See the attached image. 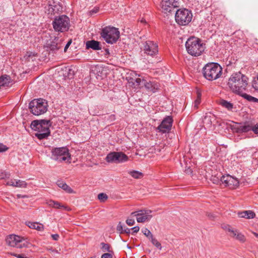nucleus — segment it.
Returning a JSON list of instances; mask_svg holds the SVG:
<instances>
[{
    "mask_svg": "<svg viewBox=\"0 0 258 258\" xmlns=\"http://www.w3.org/2000/svg\"><path fill=\"white\" fill-rule=\"evenodd\" d=\"M248 81V79L245 75L238 72L232 74L227 85L233 92L238 95L246 90Z\"/></svg>",
    "mask_w": 258,
    "mask_h": 258,
    "instance_id": "1",
    "label": "nucleus"
},
{
    "mask_svg": "<svg viewBox=\"0 0 258 258\" xmlns=\"http://www.w3.org/2000/svg\"><path fill=\"white\" fill-rule=\"evenodd\" d=\"M51 125L50 120H35L32 121L31 127L33 130L37 131L36 137L39 140L47 138L50 134L49 127Z\"/></svg>",
    "mask_w": 258,
    "mask_h": 258,
    "instance_id": "2",
    "label": "nucleus"
},
{
    "mask_svg": "<svg viewBox=\"0 0 258 258\" xmlns=\"http://www.w3.org/2000/svg\"><path fill=\"white\" fill-rule=\"evenodd\" d=\"M204 77L209 81H213L221 77L222 68L218 63L211 62L206 64L203 69Z\"/></svg>",
    "mask_w": 258,
    "mask_h": 258,
    "instance_id": "3",
    "label": "nucleus"
},
{
    "mask_svg": "<svg viewBox=\"0 0 258 258\" xmlns=\"http://www.w3.org/2000/svg\"><path fill=\"white\" fill-rule=\"evenodd\" d=\"M187 52L192 56H197L201 55L205 50V47L200 39L191 37L187 39L185 43Z\"/></svg>",
    "mask_w": 258,
    "mask_h": 258,
    "instance_id": "4",
    "label": "nucleus"
},
{
    "mask_svg": "<svg viewBox=\"0 0 258 258\" xmlns=\"http://www.w3.org/2000/svg\"><path fill=\"white\" fill-rule=\"evenodd\" d=\"M51 158L59 162H64L70 163L71 157L69 150L67 147H59L52 148L51 151Z\"/></svg>",
    "mask_w": 258,
    "mask_h": 258,
    "instance_id": "5",
    "label": "nucleus"
},
{
    "mask_svg": "<svg viewBox=\"0 0 258 258\" xmlns=\"http://www.w3.org/2000/svg\"><path fill=\"white\" fill-rule=\"evenodd\" d=\"M100 34L106 43L111 44L116 43L120 37L118 29L111 26H107L103 28Z\"/></svg>",
    "mask_w": 258,
    "mask_h": 258,
    "instance_id": "6",
    "label": "nucleus"
},
{
    "mask_svg": "<svg viewBox=\"0 0 258 258\" xmlns=\"http://www.w3.org/2000/svg\"><path fill=\"white\" fill-rule=\"evenodd\" d=\"M31 112L35 115H39L47 110L48 104L46 100L39 98L32 100L29 104Z\"/></svg>",
    "mask_w": 258,
    "mask_h": 258,
    "instance_id": "7",
    "label": "nucleus"
},
{
    "mask_svg": "<svg viewBox=\"0 0 258 258\" xmlns=\"http://www.w3.org/2000/svg\"><path fill=\"white\" fill-rule=\"evenodd\" d=\"M53 28L55 31L63 32L67 31L70 26L69 18L66 15L56 17L52 22Z\"/></svg>",
    "mask_w": 258,
    "mask_h": 258,
    "instance_id": "8",
    "label": "nucleus"
},
{
    "mask_svg": "<svg viewBox=\"0 0 258 258\" xmlns=\"http://www.w3.org/2000/svg\"><path fill=\"white\" fill-rule=\"evenodd\" d=\"M192 18V13L186 9L178 10L175 15L176 23L183 26L187 25L191 21Z\"/></svg>",
    "mask_w": 258,
    "mask_h": 258,
    "instance_id": "9",
    "label": "nucleus"
},
{
    "mask_svg": "<svg viewBox=\"0 0 258 258\" xmlns=\"http://www.w3.org/2000/svg\"><path fill=\"white\" fill-rule=\"evenodd\" d=\"M105 160L108 163H120L127 161L128 157L122 152H111L107 155Z\"/></svg>",
    "mask_w": 258,
    "mask_h": 258,
    "instance_id": "10",
    "label": "nucleus"
},
{
    "mask_svg": "<svg viewBox=\"0 0 258 258\" xmlns=\"http://www.w3.org/2000/svg\"><path fill=\"white\" fill-rule=\"evenodd\" d=\"M6 242L9 246L18 248H22L27 245V241L23 237L14 234L7 237Z\"/></svg>",
    "mask_w": 258,
    "mask_h": 258,
    "instance_id": "11",
    "label": "nucleus"
},
{
    "mask_svg": "<svg viewBox=\"0 0 258 258\" xmlns=\"http://www.w3.org/2000/svg\"><path fill=\"white\" fill-rule=\"evenodd\" d=\"M151 213L152 211L150 210H143L132 212L131 216L136 217L138 222L144 223L150 221L152 218Z\"/></svg>",
    "mask_w": 258,
    "mask_h": 258,
    "instance_id": "12",
    "label": "nucleus"
},
{
    "mask_svg": "<svg viewBox=\"0 0 258 258\" xmlns=\"http://www.w3.org/2000/svg\"><path fill=\"white\" fill-rule=\"evenodd\" d=\"M143 51L147 55L154 57L158 53V46L153 41H147L144 43Z\"/></svg>",
    "mask_w": 258,
    "mask_h": 258,
    "instance_id": "13",
    "label": "nucleus"
},
{
    "mask_svg": "<svg viewBox=\"0 0 258 258\" xmlns=\"http://www.w3.org/2000/svg\"><path fill=\"white\" fill-rule=\"evenodd\" d=\"M220 181L224 186L228 187L230 189H235L238 187L239 184V182L237 178L229 175L222 176Z\"/></svg>",
    "mask_w": 258,
    "mask_h": 258,
    "instance_id": "14",
    "label": "nucleus"
},
{
    "mask_svg": "<svg viewBox=\"0 0 258 258\" xmlns=\"http://www.w3.org/2000/svg\"><path fill=\"white\" fill-rule=\"evenodd\" d=\"M162 12L165 14L170 13L174 8L179 7L178 0H162L160 3Z\"/></svg>",
    "mask_w": 258,
    "mask_h": 258,
    "instance_id": "15",
    "label": "nucleus"
},
{
    "mask_svg": "<svg viewBox=\"0 0 258 258\" xmlns=\"http://www.w3.org/2000/svg\"><path fill=\"white\" fill-rule=\"evenodd\" d=\"M172 117L170 116L165 117L160 124L157 127V130L162 133H168L170 131L173 123Z\"/></svg>",
    "mask_w": 258,
    "mask_h": 258,
    "instance_id": "16",
    "label": "nucleus"
},
{
    "mask_svg": "<svg viewBox=\"0 0 258 258\" xmlns=\"http://www.w3.org/2000/svg\"><path fill=\"white\" fill-rule=\"evenodd\" d=\"M224 229L229 232V235L233 238L239 241L241 243H244L246 241L245 236L238 230L231 228L229 225H227Z\"/></svg>",
    "mask_w": 258,
    "mask_h": 258,
    "instance_id": "17",
    "label": "nucleus"
},
{
    "mask_svg": "<svg viewBox=\"0 0 258 258\" xmlns=\"http://www.w3.org/2000/svg\"><path fill=\"white\" fill-rule=\"evenodd\" d=\"M253 126L248 123H245L244 124L235 123L232 126V129L233 132L241 133H246L250 131H253Z\"/></svg>",
    "mask_w": 258,
    "mask_h": 258,
    "instance_id": "18",
    "label": "nucleus"
},
{
    "mask_svg": "<svg viewBox=\"0 0 258 258\" xmlns=\"http://www.w3.org/2000/svg\"><path fill=\"white\" fill-rule=\"evenodd\" d=\"M63 40L58 37H55L50 44H48L47 47L50 50L55 51L62 48Z\"/></svg>",
    "mask_w": 258,
    "mask_h": 258,
    "instance_id": "19",
    "label": "nucleus"
},
{
    "mask_svg": "<svg viewBox=\"0 0 258 258\" xmlns=\"http://www.w3.org/2000/svg\"><path fill=\"white\" fill-rule=\"evenodd\" d=\"M143 82L144 86L148 91L155 93L159 89V85L157 82H147L144 80H143Z\"/></svg>",
    "mask_w": 258,
    "mask_h": 258,
    "instance_id": "20",
    "label": "nucleus"
},
{
    "mask_svg": "<svg viewBox=\"0 0 258 258\" xmlns=\"http://www.w3.org/2000/svg\"><path fill=\"white\" fill-rule=\"evenodd\" d=\"M86 49L91 48L95 50H98L101 49L100 42L94 40L87 41L86 43Z\"/></svg>",
    "mask_w": 258,
    "mask_h": 258,
    "instance_id": "21",
    "label": "nucleus"
},
{
    "mask_svg": "<svg viewBox=\"0 0 258 258\" xmlns=\"http://www.w3.org/2000/svg\"><path fill=\"white\" fill-rule=\"evenodd\" d=\"M7 185L14 187H26L27 186V183L25 181L21 180H16L11 179L7 182Z\"/></svg>",
    "mask_w": 258,
    "mask_h": 258,
    "instance_id": "22",
    "label": "nucleus"
},
{
    "mask_svg": "<svg viewBox=\"0 0 258 258\" xmlns=\"http://www.w3.org/2000/svg\"><path fill=\"white\" fill-rule=\"evenodd\" d=\"M238 216L240 218H244L249 219L253 218L255 217V214L253 211L248 210L238 212Z\"/></svg>",
    "mask_w": 258,
    "mask_h": 258,
    "instance_id": "23",
    "label": "nucleus"
},
{
    "mask_svg": "<svg viewBox=\"0 0 258 258\" xmlns=\"http://www.w3.org/2000/svg\"><path fill=\"white\" fill-rule=\"evenodd\" d=\"M26 224L29 228L33 229H36L38 231H42L44 229V226L42 224L38 222H26Z\"/></svg>",
    "mask_w": 258,
    "mask_h": 258,
    "instance_id": "24",
    "label": "nucleus"
},
{
    "mask_svg": "<svg viewBox=\"0 0 258 258\" xmlns=\"http://www.w3.org/2000/svg\"><path fill=\"white\" fill-rule=\"evenodd\" d=\"M11 82V78L8 75H3L0 77V88L2 87L9 86Z\"/></svg>",
    "mask_w": 258,
    "mask_h": 258,
    "instance_id": "25",
    "label": "nucleus"
},
{
    "mask_svg": "<svg viewBox=\"0 0 258 258\" xmlns=\"http://www.w3.org/2000/svg\"><path fill=\"white\" fill-rule=\"evenodd\" d=\"M47 204L50 206L56 209H61L64 208L65 209H67V207L62 205L60 203L58 202L54 201L53 200H50L47 202Z\"/></svg>",
    "mask_w": 258,
    "mask_h": 258,
    "instance_id": "26",
    "label": "nucleus"
},
{
    "mask_svg": "<svg viewBox=\"0 0 258 258\" xmlns=\"http://www.w3.org/2000/svg\"><path fill=\"white\" fill-rule=\"evenodd\" d=\"M238 95H240L241 97H242L243 98L245 99L247 101L249 102H257L258 103V99L256 98H255L250 95H248L244 92H241V93H239Z\"/></svg>",
    "mask_w": 258,
    "mask_h": 258,
    "instance_id": "27",
    "label": "nucleus"
},
{
    "mask_svg": "<svg viewBox=\"0 0 258 258\" xmlns=\"http://www.w3.org/2000/svg\"><path fill=\"white\" fill-rule=\"evenodd\" d=\"M128 173L135 179H140L143 177V174L136 170L129 171Z\"/></svg>",
    "mask_w": 258,
    "mask_h": 258,
    "instance_id": "28",
    "label": "nucleus"
},
{
    "mask_svg": "<svg viewBox=\"0 0 258 258\" xmlns=\"http://www.w3.org/2000/svg\"><path fill=\"white\" fill-rule=\"evenodd\" d=\"M57 185L59 187H61L68 193H73L74 191L73 190L65 183L58 182Z\"/></svg>",
    "mask_w": 258,
    "mask_h": 258,
    "instance_id": "29",
    "label": "nucleus"
},
{
    "mask_svg": "<svg viewBox=\"0 0 258 258\" xmlns=\"http://www.w3.org/2000/svg\"><path fill=\"white\" fill-rule=\"evenodd\" d=\"M219 104L223 107L226 108L228 110H231L233 108V104L232 103H230V102H228L225 100H221L220 101Z\"/></svg>",
    "mask_w": 258,
    "mask_h": 258,
    "instance_id": "30",
    "label": "nucleus"
},
{
    "mask_svg": "<svg viewBox=\"0 0 258 258\" xmlns=\"http://www.w3.org/2000/svg\"><path fill=\"white\" fill-rule=\"evenodd\" d=\"M197 96L196 99L195 100L194 103V107L196 109H197L199 107V105L201 102V97H202V93L200 91H197Z\"/></svg>",
    "mask_w": 258,
    "mask_h": 258,
    "instance_id": "31",
    "label": "nucleus"
},
{
    "mask_svg": "<svg viewBox=\"0 0 258 258\" xmlns=\"http://www.w3.org/2000/svg\"><path fill=\"white\" fill-rule=\"evenodd\" d=\"M152 243L157 248L161 250L162 249V246L161 243L153 236L150 239Z\"/></svg>",
    "mask_w": 258,
    "mask_h": 258,
    "instance_id": "32",
    "label": "nucleus"
},
{
    "mask_svg": "<svg viewBox=\"0 0 258 258\" xmlns=\"http://www.w3.org/2000/svg\"><path fill=\"white\" fill-rule=\"evenodd\" d=\"M98 199L101 202H104L108 199V196L106 194L100 193L98 195Z\"/></svg>",
    "mask_w": 258,
    "mask_h": 258,
    "instance_id": "33",
    "label": "nucleus"
},
{
    "mask_svg": "<svg viewBox=\"0 0 258 258\" xmlns=\"http://www.w3.org/2000/svg\"><path fill=\"white\" fill-rule=\"evenodd\" d=\"M143 234L150 239L153 236L151 231L147 228H145L142 230Z\"/></svg>",
    "mask_w": 258,
    "mask_h": 258,
    "instance_id": "34",
    "label": "nucleus"
},
{
    "mask_svg": "<svg viewBox=\"0 0 258 258\" xmlns=\"http://www.w3.org/2000/svg\"><path fill=\"white\" fill-rule=\"evenodd\" d=\"M10 174L2 170H0V179H3L9 177Z\"/></svg>",
    "mask_w": 258,
    "mask_h": 258,
    "instance_id": "35",
    "label": "nucleus"
},
{
    "mask_svg": "<svg viewBox=\"0 0 258 258\" xmlns=\"http://www.w3.org/2000/svg\"><path fill=\"white\" fill-rule=\"evenodd\" d=\"M252 86L254 90H258V76L253 80Z\"/></svg>",
    "mask_w": 258,
    "mask_h": 258,
    "instance_id": "36",
    "label": "nucleus"
},
{
    "mask_svg": "<svg viewBox=\"0 0 258 258\" xmlns=\"http://www.w3.org/2000/svg\"><path fill=\"white\" fill-rule=\"evenodd\" d=\"M205 121H207L208 123L209 124H211L212 122V114L211 113L206 114L204 117Z\"/></svg>",
    "mask_w": 258,
    "mask_h": 258,
    "instance_id": "37",
    "label": "nucleus"
},
{
    "mask_svg": "<svg viewBox=\"0 0 258 258\" xmlns=\"http://www.w3.org/2000/svg\"><path fill=\"white\" fill-rule=\"evenodd\" d=\"M102 248L105 250L109 252L110 251V245L107 243H101Z\"/></svg>",
    "mask_w": 258,
    "mask_h": 258,
    "instance_id": "38",
    "label": "nucleus"
},
{
    "mask_svg": "<svg viewBox=\"0 0 258 258\" xmlns=\"http://www.w3.org/2000/svg\"><path fill=\"white\" fill-rule=\"evenodd\" d=\"M135 222V220L134 219H127L126 220V223L128 225V226H133L134 225Z\"/></svg>",
    "mask_w": 258,
    "mask_h": 258,
    "instance_id": "39",
    "label": "nucleus"
},
{
    "mask_svg": "<svg viewBox=\"0 0 258 258\" xmlns=\"http://www.w3.org/2000/svg\"><path fill=\"white\" fill-rule=\"evenodd\" d=\"M116 229L120 233H123L124 230L123 229L122 226L120 222H119L118 225L117 226Z\"/></svg>",
    "mask_w": 258,
    "mask_h": 258,
    "instance_id": "40",
    "label": "nucleus"
},
{
    "mask_svg": "<svg viewBox=\"0 0 258 258\" xmlns=\"http://www.w3.org/2000/svg\"><path fill=\"white\" fill-rule=\"evenodd\" d=\"M36 54H35L34 53L32 52H27L25 56L27 57V58H30L31 57L35 56Z\"/></svg>",
    "mask_w": 258,
    "mask_h": 258,
    "instance_id": "41",
    "label": "nucleus"
},
{
    "mask_svg": "<svg viewBox=\"0 0 258 258\" xmlns=\"http://www.w3.org/2000/svg\"><path fill=\"white\" fill-rule=\"evenodd\" d=\"M101 258H112V256L110 253H105L102 255Z\"/></svg>",
    "mask_w": 258,
    "mask_h": 258,
    "instance_id": "42",
    "label": "nucleus"
},
{
    "mask_svg": "<svg viewBox=\"0 0 258 258\" xmlns=\"http://www.w3.org/2000/svg\"><path fill=\"white\" fill-rule=\"evenodd\" d=\"M7 150V148L6 146L3 144L0 143V152L6 151Z\"/></svg>",
    "mask_w": 258,
    "mask_h": 258,
    "instance_id": "43",
    "label": "nucleus"
},
{
    "mask_svg": "<svg viewBox=\"0 0 258 258\" xmlns=\"http://www.w3.org/2000/svg\"><path fill=\"white\" fill-rule=\"evenodd\" d=\"M133 230L132 234L137 233L140 230L139 226H135L131 229Z\"/></svg>",
    "mask_w": 258,
    "mask_h": 258,
    "instance_id": "44",
    "label": "nucleus"
},
{
    "mask_svg": "<svg viewBox=\"0 0 258 258\" xmlns=\"http://www.w3.org/2000/svg\"><path fill=\"white\" fill-rule=\"evenodd\" d=\"M98 11H99V8L97 7H95V8H94L93 9H92V10H91L90 11V13L91 15H92V14L97 13Z\"/></svg>",
    "mask_w": 258,
    "mask_h": 258,
    "instance_id": "45",
    "label": "nucleus"
},
{
    "mask_svg": "<svg viewBox=\"0 0 258 258\" xmlns=\"http://www.w3.org/2000/svg\"><path fill=\"white\" fill-rule=\"evenodd\" d=\"M71 43H72V40H70L68 42V43L66 44V45L64 47V52L67 51L68 48H69V47L70 46V45H71Z\"/></svg>",
    "mask_w": 258,
    "mask_h": 258,
    "instance_id": "46",
    "label": "nucleus"
},
{
    "mask_svg": "<svg viewBox=\"0 0 258 258\" xmlns=\"http://www.w3.org/2000/svg\"><path fill=\"white\" fill-rule=\"evenodd\" d=\"M185 172L188 174H191L192 173V170L190 168V167H186V168L185 169Z\"/></svg>",
    "mask_w": 258,
    "mask_h": 258,
    "instance_id": "47",
    "label": "nucleus"
},
{
    "mask_svg": "<svg viewBox=\"0 0 258 258\" xmlns=\"http://www.w3.org/2000/svg\"><path fill=\"white\" fill-rule=\"evenodd\" d=\"M135 82L137 84V85L139 86L141 85L142 83L143 84V80H142L140 78H137L135 80Z\"/></svg>",
    "mask_w": 258,
    "mask_h": 258,
    "instance_id": "48",
    "label": "nucleus"
},
{
    "mask_svg": "<svg viewBox=\"0 0 258 258\" xmlns=\"http://www.w3.org/2000/svg\"><path fill=\"white\" fill-rule=\"evenodd\" d=\"M51 237L53 240H57L59 237V236L57 234H52Z\"/></svg>",
    "mask_w": 258,
    "mask_h": 258,
    "instance_id": "49",
    "label": "nucleus"
},
{
    "mask_svg": "<svg viewBox=\"0 0 258 258\" xmlns=\"http://www.w3.org/2000/svg\"><path fill=\"white\" fill-rule=\"evenodd\" d=\"M253 132L255 134H258V126H253Z\"/></svg>",
    "mask_w": 258,
    "mask_h": 258,
    "instance_id": "50",
    "label": "nucleus"
},
{
    "mask_svg": "<svg viewBox=\"0 0 258 258\" xmlns=\"http://www.w3.org/2000/svg\"><path fill=\"white\" fill-rule=\"evenodd\" d=\"M13 255L18 258H25V257H24L23 256H22V255L19 254H14Z\"/></svg>",
    "mask_w": 258,
    "mask_h": 258,
    "instance_id": "51",
    "label": "nucleus"
},
{
    "mask_svg": "<svg viewBox=\"0 0 258 258\" xmlns=\"http://www.w3.org/2000/svg\"><path fill=\"white\" fill-rule=\"evenodd\" d=\"M208 217L211 219H213L214 218V216L213 214H211V213H209L208 214Z\"/></svg>",
    "mask_w": 258,
    "mask_h": 258,
    "instance_id": "52",
    "label": "nucleus"
},
{
    "mask_svg": "<svg viewBox=\"0 0 258 258\" xmlns=\"http://www.w3.org/2000/svg\"><path fill=\"white\" fill-rule=\"evenodd\" d=\"M17 198L20 199V198H24L27 197V196H23V195H20V194H18L17 195Z\"/></svg>",
    "mask_w": 258,
    "mask_h": 258,
    "instance_id": "53",
    "label": "nucleus"
},
{
    "mask_svg": "<svg viewBox=\"0 0 258 258\" xmlns=\"http://www.w3.org/2000/svg\"><path fill=\"white\" fill-rule=\"evenodd\" d=\"M109 54V51L108 49H106L105 50V53H104L105 56H107Z\"/></svg>",
    "mask_w": 258,
    "mask_h": 258,
    "instance_id": "54",
    "label": "nucleus"
},
{
    "mask_svg": "<svg viewBox=\"0 0 258 258\" xmlns=\"http://www.w3.org/2000/svg\"><path fill=\"white\" fill-rule=\"evenodd\" d=\"M130 230L131 229H128V228H126V229L124 230L123 233H128L130 232Z\"/></svg>",
    "mask_w": 258,
    "mask_h": 258,
    "instance_id": "55",
    "label": "nucleus"
},
{
    "mask_svg": "<svg viewBox=\"0 0 258 258\" xmlns=\"http://www.w3.org/2000/svg\"><path fill=\"white\" fill-rule=\"evenodd\" d=\"M252 234L257 238H258V233L253 232Z\"/></svg>",
    "mask_w": 258,
    "mask_h": 258,
    "instance_id": "56",
    "label": "nucleus"
},
{
    "mask_svg": "<svg viewBox=\"0 0 258 258\" xmlns=\"http://www.w3.org/2000/svg\"><path fill=\"white\" fill-rule=\"evenodd\" d=\"M159 61V59H158L157 60V61H157V62H158V61Z\"/></svg>",
    "mask_w": 258,
    "mask_h": 258,
    "instance_id": "57",
    "label": "nucleus"
},
{
    "mask_svg": "<svg viewBox=\"0 0 258 258\" xmlns=\"http://www.w3.org/2000/svg\"><path fill=\"white\" fill-rule=\"evenodd\" d=\"M25 258H28V257H25Z\"/></svg>",
    "mask_w": 258,
    "mask_h": 258,
    "instance_id": "58",
    "label": "nucleus"
}]
</instances>
